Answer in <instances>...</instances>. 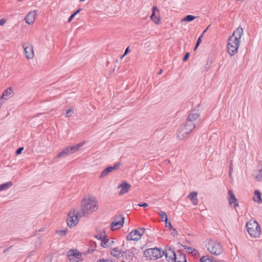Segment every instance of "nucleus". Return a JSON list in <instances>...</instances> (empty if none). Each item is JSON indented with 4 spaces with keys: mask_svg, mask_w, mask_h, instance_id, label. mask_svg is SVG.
I'll return each mask as SVG.
<instances>
[{
    "mask_svg": "<svg viewBox=\"0 0 262 262\" xmlns=\"http://www.w3.org/2000/svg\"><path fill=\"white\" fill-rule=\"evenodd\" d=\"M23 47L26 58L28 59L33 58L34 57V51L32 46L28 42H24L23 43Z\"/></svg>",
    "mask_w": 262,
    "mask_h": 262,
    "instance_id": "9d476101",
    "label": "nucleus"
},
{
    "mask_svg": "<svg viewBox=\"0 0 262 262\" xmlns=\"http://www.w3.org/2000/svg\"><path fill=\"white\" fill-rule=\"evenodd\" d=\"M199 46H196V45H195L194 50H195Z\"/></svg>",
    "mask_w": 262,
    "mask_h": 262,
    "instance_id": "5fc2aeb1",
    "label": "nucleus"
},
{
    "mask_svg": "<svg viewBox=\"0 0 262 262\" xmlns=\"http://www.w3.org/2000/svg\"><path fill=\"white\" fill-rule=\"evenodd\" d=\"M189 56H190V54H189V52H187V53L185 54V55H184V57H183V61H187V60L188 59V58H189Z\"/></svg>",
    "mask_w": 262,
    "mask_h": 262,
    "instance_id": "473e14b6",
    "label": "nucleus"
},
{
    "mask_svg": "<svg viewBox=\"0 0 262 262\" xmlns=\"http://www.w3.org/2000/svg\"><path fill=\"white\" fill-rule=\"evenodd\" d=\"M12 186V183L11 182H8L5 183H3L0 185V191L2 190H5L9 188Z\"/></svg>",
    "mask_w": 262,
    "mask_h": 262,
    "instance_id": "5701e85b",
    "label": "nucleus"
},
{
    "mask_svg": "<svg viewBox=\"0 0 262 262\" xmlns=\"http://www.w3.org/2000/svg\"><path fill=\"white\" fill-rule=\"evenodd\" d=\"M36 15V11H31L25 18L26 22L29 25L33 24Z\"/></svg>",
    "mask_w": 262,
    "mask_h": 262,
    "instance_id": "dca6fc26",
    "label": "nucleus"
},
{
    "mask_svg": "<svg viewBox=\"0 0 262 262\" xmlns=\"http://www.w3.org/2000/svg\"><path fill=\"white\" fill-rule=\"evenodd\" d=\"M200 262H216V261L211 256H203L200 259Z\"/></svg>",
    "mask_w": 262,
    "mask_h": 262,
    "instance_id": "4be33fe9",
    "label": "nucleus"
},
{
    "mask_svg": "<svg viewBox=\"0 0 262 262\" xmlns=\"http://www.w3.org/2000/svg\"><path fill=\"white\" fill-rule=\"evenodd\" d=\"M253 200L254 201L256 202L257 203H260L261 202V194L258 190H255Z\"/></svg>",
    "mask_w": 262,
    "mask_h": 262,
    "instance_id": "b1692460",
    "label": "nucleus"
},
{
    "mask_svg": "<svg viewBox=\"0 0 262 262\" xmlns=\"http://www.w3.org/2000/svg\"><path fill=\"white\" fill-rule=\"evenodd\" d=\"M255 179L257 181H262V161H259L257 165V170L254 172Z\"/></svg>",
    "mask_w": 262,
    "mask_h": 262,
    "instance_id": "4468645a",
    "label": "nucleus"
},
{
    "mask_svg": "<svg viewBox=\"0 0 262 262\" xmlns=\"http://www.w3.org/2000/svg\"><path fill=\"white\" fill-rule=\"evenodd\" d=\"M68 231V228H66L64 230H59L56 231V233L59 235V236H63L66 235V234L67 233Z\"/></svg>",
    "mask_w": 262,
    "mask_h": 262,
    "instance_id": "c756f323",
    "label": "nucleus"
},
{
    "mask_svg": "<svg viewBox=\"0 0 262 262\" xmlns=\"http://www.w3.org/2000/svg\"><path fill=\"white\" fill-rule=\"evenodd\" d=\"M164 253V251H161L157 248H154L146 249L144 252V255L149 259L155 260L161 257L162 254Z\"/></svg>",
    "mask_w": 262,
    "mask_h": 262,
    "instance_id": "0eeeda50",
    "label": "nucleus"
},
{
    "mask_svg": "<svg viewBox=\"0 0 262 262\" xmlns=\"http://www.w3.org/2000/svg\"><path fill=\"white\" fill-rule=\"evenodd\" d=\"M228 194L229 195V204L230 205H231L232 204L234 203V207L237 206L238 205V202H237V200L236 199L234 194L232 192V191L229 190L228 191Z\"/></svg>",
    "mask_w": 262,
    "mask_h": 262,
    "instance_id": "6ab92c4d",
    "label": "nucleus"
},
{
    "mask_svg": "<svg viewBox=\"0 0 262 262\" xmlns=\"http://www.w3.org/2000/svg\"><path fill=\"white\" fill-rule=\"evenodd\" d=\"M159 215L160 216L162 222H165L167 220H168L167 215L165 212L160 211L159 213Z\"/></svg>",
    "mask_w": 262,
    "mask_h": 262,
    "instance_id": "a878e982",
    "label": "nucleus"
},
{
    "mask_svg": "<svg viewBox=\"0 0 262 262\" xmlns=\"http://www.w3.org/2000/svg\"><path fill=\"white\" fill-rule=\"evenodd\" d=\"M95 237L98 239L103 240L104 238H106L105 231L103 230L102 233L101 234H97L95 235Z\"/></svg>",
    "mask_w": 262,
    "mask_h": 262,
    "instance_id": "c85d7f7f",
    "label": "nucleus"
},
{
    "mask_svg": "<svg viewBox=\"0 0 262 262\" xmlns=\"http://www.w3.org/2000/svg\"><path fill=\"white\" fill-rule=\"evenodd\" d=\"M243 34V28L238 27L229 37L227 49L228 53L231 56L234 55L237 52L240 43V39Z\"/></svg>",
    "mask_w": 262,
    "mask_h": 262,
    "instance_id": "f03ea898",
    "label": "nucleus"
},
{
    "mask_svg": "<svg viewBox=\"0 0 262 262\" xmlns=\"http://www.w3.org/2000/svg\"><path fill=\"white\" fill-rule=\"evenodd\" d=\"M137 206L139 207H146L148 206V204L146 203H141L137 204Z\"/></svg>",
    "mask_w": 262,
    "mask_h": 262,
    "instance_id": "4c0bfd02",
    "label": "nucleus"
},
{
    "mask_svg": "<svg viewBox=\"0 0 262 262\" xmlns=\"http://www.w3.org/2000/svg\"><path fill=\"white\" fill-rule=\"evenodd\" d=\"M207 250L212 254L215 255H219L222 253L223 247L222 245L219 242L210 240L206 245Z\"/></svg>",
    "mask_w": 262,
    "mask_h": 262,
    "instance_id": "423d86ee",
    "label": "nucleus"
},
{
    "mask_svg": "<svg viewBox=\"0 0 262 262\" xmlns=\"http://www.w3.org/2000/svg\"><path fill=\"white\" fill-rule=\"evenodd\" d=\"M68 254L70 257L73 256L78 259H80L81 256V253L79 252H78L76 250H71L69 251Z\"/></svg>",
    "mask_w": 262,
    "mask_h": 262,
    "instance_id": "aec40b11",
    "label": "nucleus"
},
{
    "mask_svg": "<svg viewBox=\"0 0 262 262\" xmlns=\"http://www.w3.org/2000/svg\"><path fill=\"white\" fill-rule=\"evenodd\" d=\"M81 10V9L79 8L78 9L76 12H75L73 14H75V15H76L77 14H78L80 11Z\"/></svg>",
    "mask_w": 262,
    "mask_h": 262,
    "instance_id": "de8ad7c7",
    "label": "nucleus"
},
{
    "mask_svg": "<svg viewBox=\"0 0 262 262\" xmlns=\"http://www.w3.org/2000/svg\"><path fill=\"white\" fill-rule=\"evenodd\" d=\"M259 258L261 262H262V249L259 251Z\"/></svg>",
    "mask_w": 262,
    "mask_h": 262,
    "instance_id": "c03bdc74",
    "label": "nucleus"
},
{
    "mask_svg": "<svg viewBox=\"0 0 262 262\" xmlns=\"http://www.w3.org/2000/svg\"><path fill=\"white\" fill-rule=\"evenodd\" d=\"M162 73V70L161 69L159 72H158V74L159 75H160L161 73Z\"/></svg>",
    "mask_w": 262,
    "mask_h": 262,
    "instance_id": "8fccbe9b",
    "label": "nucleus"
},
{
    "mask_svg": "<svg viewBox=\"0 0 262 262\" xmlns=\"http://www.w3.org/2000/svg\"><path fill=\"white\" fill-rule=\"evenodd\" d=\"M171 229L172 230V232H171V234L174 236L177 233V231L176 229L175 228H174L173 227H172V229Z\"/></svg>",
    "mask_w": 262,
    "mask_h": 262,
    "instance_id": "ea45409f",
    "label": "nucleus"
},
{
    "mask_svg": "<svg viewBox=\"0 0 262 262\" xmlns=\"http://www.w3.org/2000/svg\"><path fill=\"white\" fill-rule=\"evenodd\" d=\"M141 237V234L139 232V230L135 229L130 232L126 237V239L128 241H138Z\"/></svg>",
    "mask_w": 262,
    "mask_h": 262,
    "instance_id": "ddd939ff",
    "label": "nucleus"
},
{
    "mask_svg": "<svg viewBox=\"0 0 262 262\" xmlns=\"http://www.w3.org/2000/svg\"><path fill=\"white\" fill-rule=\"evenodd\" d=\"M156 12L159 13V10L156 7H154L152 8V13L150 15V18L156 24H159L160 21V18L159 16H156Z\"/></svg>",
    "mask_w": 262,
    "mask_h": 262,
    "instance_id": "f3484780",
    "label": "nucleus"
},
{
    "mask_svg": "<svg viewBox=\"0 0 262 262\" xmlns=\"http://www.w3.org/2000/svg\"><path fill=\"white\" fill-rule=\"evenodd\" d=\"M165 226L166 227H169L170 229H172L173 227L170 222H168V220L165 222Z\"/></svg>",
    "mask_w": 262,
    "mask_h": 262,
    "instance_id": "72a5a7b5",
    "label": "nucleus"
},
{
    "mask_svg": "<svg viewBox=\"0 0 262 262\" xmlns=\"http://www.w3.org/2000/svg\"><path fill=\"white\" fill-rule=\"evenodd\" d=\"M106 238H104L101 242V245L103 247H107L109 246H112L114 244V241L112 240H110L108 239H106Z\"/></svg>",
    "mask_w": 262,
    "mask_h": 262,
    "instance_id": "412c9836",
    "label": "nucleus"
},
{
    "mask_svg": "<svg viewBox=\"0 0 262 262\" xmlns=\"http://www.w3.org/2000/svg\"><path fill=\"white\" fill-rule=\"evenodd\" d=\"M6 23V20L4 19H2L0 20V25H3Z\"/></svg>",
    "mask_w": 262,
    "mask_h": 262,
    "instance_id": "49530a36",
    "label": "nucleus"
},
{
    "mask_svg": "<svg viewBox=\"0 0 262 262\" xmlns=\"http://www.w3.org/2000/svg\"><path fill=\"white\" fill-rule=\"evenodd\" d=\"M75 14L73 13L69 18L68 22H70L72 20V19L75 17Z\"/></svg>",
    "mask_w": 262,
    "mask_h": 262,
    "instance_id": "a19ab883",
    "label": "nucleus"
},
{
    "mask_svg": "<svg viewBox=\"0 0 262 262\" xmlns=\"http://www.w3.org/2000/svg\"><path fill=\"white\" fill-rule=\"evenodd\" d=\"M81 213L80 215H87L98 209V206L96 201L90 198H84L81 201Z\"/></svg>",
    "mask_w": 262,
    "mask_h": 262,
    "instance_id": "7ed1b4c3",
    "label": "nucleus"
},
{
    "mask_svg": "<svg viewBox=\"0 0 262 262\" xmlns=\"http://www.w3.org/2000/svg\"><path fill=\"white\" fill-rule=\"evenodd\" d=\"M247 230L250 235L253 237H258L261 233L259 225L256 221L250 220L246 224Z\"/></svg>",
    "mask_w": 262,
    "mask_h": 262,
    "instance_id": "20e7f679",
    "label": "nucleus"
},
{
    "mask_svg": "<svg viewBox=\"0 0 262 262\" xmlns=\"http://www.w3.org/2000/svg\"><path fill=\"white\" fill-rule=\"evenodd\" d=\"M184 248L189 253L192 254L193 253V252L194 251V249L191 247L184 246Z\"/></svg>",
    "mask_w": 262,
    "mask_h": 262,
    "instance_id": "7c9ffc66",
    "label": "nucleus"
},
{
    "mask_svg": "<svg viewBox=\"0 0 262 262\" xmlns=\"http://www.w3.org/2000/svg\"><path fill=\"white\" fill-rule=\"evenodd\" d=\"M173 262H187L186 256L184 254L180 253L179 257L176 256V261H173Z\"/></svg>",
    "mask_w": 262,
    "mask_h": 262,
    "instance_id": "393cba45",
    "label": "nucleus"
},
{
    "mask_svg": "<svg viewBox=\"0 0 262 262\" xmlns=\"http://www.w3.org/2000/svg\"><path fill=\"white\" fill-rule=\"evenodd\" d=\"M200 44V43H198V42L196 41V45H196V46H199Z\"/></svg>",
    "mask_w": 262,
    "mask_h": 262,
    "instance_id": "603ef678",
    "label": "nucleus"
},
{
    "mask_svg": "<svg viewBox=\"0 0 262 262\" xmlns=\"http://www.w3.org/2000/svg\"><path fill=\"white\" fill-rule=\"evenodd\" d=\"M120 166V163H116L114 166H110L105 168L100 174L99 178H103L107 176L110 173L113 171V170H116Z\"/></svg>",
    "mask_w": 262,
    "mask_h": 262,
    "instance_id": "f8f14e48",
    "label": "nucleus"
},
{
    "mask_svg": "<svg viewBox=\"0 0 262 262\" xmlns=\"http://www.w3.org/2000/svg\"><path fill=\"white\" fill-rule=\"evenodd\" d=\"M195 18H196L195 16H194L191 15H186L185 17H184L182 19V21L189 22V21H191L193 20Z\"/></svg>",
    "mask_w": 262,
    "mask_h": 262,
    "instance_id": "bb28decb",
    "label": "nucleus"
},
{
    "mask_svg": "<svg viewBox=\"0 0 262 262\" xmlns=\"http://www.w3.org/2000/svg\"><path fill=\"white\" fill-rule=\"evenodd\" d=\"M208 28H209V26L205 30L203 31L202 34H203V35L205 34V32H206V31H207V29H208Z\"/></svg>",
    "mask_w": 262,
    "mask_h": 262,
    "instance_id": "09e8293b",
    "label": "nucleus"
},
{
    "mask_svg": "<svg viewBox=\"0 0 262 262\" xmlns=\"http://www.w3.org/2000/svg\"><path fill=\"white\" fill-rule=\"evenodd\" d=\"M138 230H139V232H140V234H141V236H142V235H143L144 233V232L145 230V228H139Z\"/></svg>",
    "mask_w": 262,
    "mask_h": 262,
    "instance_id": "c9c22d12",
    "label": "nucleus"
},
{
    "mask_svg": "<svg viewBox=\"0 0 262 262\" xmlns=\"http://www.w3.org/2000/svg\"><path fill=\"white\" fill-rule=\"evenodd\" d=\"M192 255L195 257L198 256L199 255V252L194 249V251L193 252V253H192Z\"/></svg>",
    "mask_w": 262,
    "mask_h": 262,
    "instance_id": "58836bf2",
    "label": "nucleus"
},
{
    "mask_svg": "<svg viewBox=\"0 0 262 262\" xmlns=\"http://www.w3.org/2000/svg\"><path fill=\"white\" fill-rule=\"evenodd\" d=\"M131 185L126 182L125 181L123 182L119 186L118 188H121V190L119 192V195H123L128 191Z\"/></svg>",
    "mask_w": 262,
    "mask_h": 262,
    "instance_id": "2eb2a0df",
    "label": "nucleus"
},
{
    "mask_svg": "<svg viewBox=\"0 0 262 262\" xmlns=\"http://www.w3.org/2000/svg\"><path fill=\"white\" fill-rule=\"evenodd\" d=\"M124 217L122 214H119L116 216L115 220L111 224V229L112 231L116 230L121 228L124 223Z\"/></svg>",
    "mask_w": 262,
    "mask_h": 262,
    "instance_id": "1a4fd4ad",
    "label": "nucleus"
},
{
    "mask_svg": "<svg viewBox=\"0 0 262 262\" xmlns=\"http://www.w3.org/2000/svg\"><path fill=\"white\" fill-rule=\"evenodd\" d=\"M84 144V143H80L74 146L67 147L60 151L57 155L58 158H62L74 153L79 149Z\"/></svg>",
    "mask_w": 262,
    "mask_h": 262,
    "instance_id": "6e6552de",
    "label": "nucleus"
},
{
    "mask_svg": "<svg viewBox=\"0 0 262 262\" xmlns=\"http://www.w3.org/2000/svg\"><path fill=\"white\" fill-rule=\"evenodd\" d=\"M80 214L79 211L75 209H73L69 212L67 221L68 226L70 228H72L77 225L79 219L83 216L82 215H80Z\"/></svg>",
    "mask_w": 262,
    "mask_h": 262,
    "instance_id": "39448f33",
    "label": "nucleus"
},
{
    "mask_svg": "<svg viewBox=\"0 0 262 262\" xmlns=\"http://www.w3.org/2000/svg\"><path fill=\"white\" fill-rule=\"evenodd\" d=\"M97 262H113L112 260L108 259H99Z\"/></svg>",
    "mask_w": 262,
    "mask_h": 262,
    "instance_id": "f704fd0d",
    "label": "nucleus"
},
{
    "mask_svg": "<svg viewBox=\"0 0 262 262\" xmlns=\"http://www.w3.org/2000/svg\"><path fill=\"white\" fill-rule=\"evenodd\" d=\"M200 121V115L195 111H192L188 115L186 120L179 128L177 137L179 139L183 140L191 132Z\"/></svg>",
    "mask_w": 262,
    "mask_h": 262,
    "instance_id": "f257e3e1",
    "label": "nucleus"
},
{
    "mask_svg": "<svg viewBox=\"0 0 262 262\" xmlns=\"http://www.w3.org/2000/svg\"><path fill=\"white\" fill-rule=\"evenodd\" d=\"M24 149V147H19L16 151V155H19L21 153V151Z\"/></svg>",
    "mask_w": 262,
    "mask_h": 262,
    "instance_id": "e433bc0d",
    "label": "nucleus"
},
{
    "mask_svg": "<svg viewBox=\"0 0 262 262\" xmlns=\"http://www.w3.org/2000/svg\"><path fill=\"white\" fill-rule=\"evenodd\" d=\"M163 255H165L167 260L168 261L173 262V261H176V254L174 249L171 247H169L168 249H166L164 251V253L162 254Z\"/></svg>",
    "mask_w": 262,
    "mask_h": 262,
    "instance_id": "9b49d317",
    "label": "nucleus"
},
{
    "mask_svg": "<svg viewBox=\"0 0 262 262\" xmlns=\"http://www.w3.org/2000/svg\"><path fill=\"white\" fill-rule=\"evenodd\" d=\"M111 253L113 256L118 257L120 255L121 252L117 248H115L112 250Z\"/></svg>",
    "mask_w": 262,
    "mask_h": 262,
    "instance_id": "cd10ccee",
    "label": "nucleus"
},
{
    "mask_svg": "<svg viewBox=\"0 0 262 262\" xmlns=\"http://www.w3.org/2000/svg\"><path fill=\"white\" fill-rule=\"evenodd\" d=\"M202 37H203V34H201V35L198 38V39L197 40V42L198 43H201Z\"/></svg>",
    "mask_w": 262,
    "mask_h": 262,
    "instance_id": "a18cd8bd",
    "label": "nucleus"
},
{
    "mask_svg": "<svg viewBox=\"0 0 262 262\" xmlns=\"http://www.w3.org/2000/svg\"><path fill=\"white\" fill-rule=\"evenodd\" d=\"M80 2H83L85 0H79Z\"/></svg>",
    "mask_w": 262,
    "mask_h": 262,
    "instance_id": "6e6d98bb",
    "label": "nucleus"
},
{
    "mask_svg": "<svg viewBox=\"0 0 262 262\" xmlns=\"http://www.w3.org/2000/svg\"><path fill=\"white\" fill-rule=\"evenodd\" d=\"M198 192L195 191L191 192L187 198L189 199L191 202V203L194 205H197L199 202V200L197 197Z\"/></svg>",
    "mask_w": 262,
    "mask_h": 262,
    "instance_id": "a211bd4d",
    "label": "nucleus"
},
{
    "mask_svg": "<svg viewBox=\"0 0 262 262\" xmlns=\"http://www.w3.org/2000/svg\"><path fill=\"white\" fill-rule=\"evenodd\" d=\"M34 251H31L30 252V256H32L33 255V253H34Z\"/></svg>",
    "mask_w": 262,
    "mask_h": 262,
    "instance_id": "3c124183",
    "label": "nucleus"
},
{
    "mask_svg": "<svg viewBox=\"0 0 262 262\" xmlns=\"http://www.w3.org/2000/svg\"><path fill=\"white\" fill-rule=\"evenodd\" d=\"M199 46H196V45H195L194 50H195Z\"/></svg>",
    "mask_w": 262,
    "mask_h": 262,
    "instance_id": "864d4df0",
    "label": "nucleus"
},
{
    "mask_svg": "<svg viewBox=\"0 0 262 262\" xmlns=\"http://www.w3.org/2000/svg\"><path fill=\"white\" fill-rule=\"evenodd\" d=\"M232 163L231 162L230 163V167H229V175L231 176V172L232 171Z\"/></svg>",
    "mask_w": 262,
    "mask_h": 262,
    "instance_id": "79ce46f5",
    "label": "nucleus"
},
{
    "mask_svg": "<svg viewBox=\"0 0 262 262\" xmlns=\"http://www.w3.org/2000/svg\"><path fill=\"white\" fill-rule=\"evenodd\" d=\"M74 114V110L72 109H70L67 111L66 117H70L72 116V115Z\"/></svg>",
    "mask_w": 262,
    "mask_h": 262,
    "instance_id": "2f4dec72",
    "label": "nucleus"
},
{
    "mask_svg": "<svg viewBox=\"0 0 262 262\" xmlns=\"http://www.w3.org/2000/svg\"><path fill=\"white\" fill-rule=\"evenodd\" d=\"M129 52V48L127 47L125 50V52H124V54L123 55L122 57H123L124 56H125L127 53L128 52Z\"/></svg>",
    "mask_w": 262,
    "mask_h": 262,
    "instance_id": "37998d69",
    "label": "nucleus"
}]
</instances>
